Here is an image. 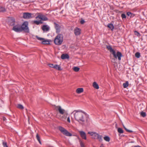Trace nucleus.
Masks as SVG:
<instances>
[{"instance_id":"nucleus-1","label":"nucleus","mask_w":147,"mask_h":147,"mask_svg":"<svg viewBox=\"0 0 147 147\" xmlns=\"http://www.w3.org/2000/svg\"><path fill=\"white\" fill-rule=\"evenodd\" d=\"M75 112V113L74 114V116L76 120L82 124H84L85 121H87V119L85 118V117L86 116L85 112H83L80 110H74L72 113Z\"/></svg>"},{"instance_id":"nucleus-2","label":"nucleus","mask_w":147,"mask_h":147,"mask_svg":"<svg viewBox=\"0 0 147 147\" xmlns=\"http://www.w3.org/2000/svg\"><path fill=\"white\" fill-rule=\"evenodd\" d=\"M106 48L110 52L113 54V57L117 59L118 58L119 60H121V57L122 56V55L121 52L118 51L116 53L115 51L112 48L110 45H107Z\"/></svg>"},{"instance_id":"nucleus-3","label":"nucleus","mask_w":147,"mask_h":147,"mask_svg":"<svg viewBox=\"0 0 147 147\" xmlns=\"http://www.w3.org/2000/svg\"><path fill=\"white\" fill-rule=\"evenodd\" d=\"M63 40V35L61 34H59L55 37L54 42L55 45H59L62 44Z\"/></svg>"},{"instance_id":"nucleus-4","label":"nucleus","mask_w":147,"mask_h":147,"mask_svg":"<svg viewBox=\"0 0 147 147\" xmlns=\"http://www.w3.org/2000/svg\"><path fill=\"white\" fill-rule=\"evenodd\" d=\"M28 21H25L21 25V31H23L24 32L26 33H29L30 30L28 27Z\"/></svg>"},{"instance_id":"nucleus-5","label":"nucleus","mask_w":147,"mask_h":147,"mask_svg":"<svg viewBox=\"0 0 147 147\" xmlns=\"http://www.w3.org/2000/svg\"><path fill=\"white\" fill-rule=\"evenodd\" d=\"M59 129L63 135L67 136H71L72 134L71 133L68 132L66 129L61 126H59L58 127Z\"/></svg>"},{"instance_id":"nucleus-6","label":"nucleus","mask_w":147,"mask_h":147,"mask_svg":"<svg viewBox=\"0 0 147 147\" xmlns=\"http://www.w3.org/2000/svg\"><path fill=\"white\" fill-rule=\"evenodd\" d=\"M36 38L41 41V43L43 45L50 44V41L49 40H46L45 39L40 38L37 36H36Z\"/></svg>"},{"instance_id":"nucleus-7","label":"nucleus","mask_w":147,"mask_h":147,"mask_svg":"<svg viewBox=\"0 0 147 147\" xmlns=\"http://www.w3.org/2000/svg\"><path fill=\"white\" fill-rule=\"evenodd\" d=\"M12 30L16 32H22L21 29V25L19 24H17L16 25L13 26Z\"/></svg>"},{"instance_id":"nucleus-8","label":"nucleus","mask_w":147,"mask_h":147,"mask_svg":"<svg viewBox=\"0 0 147 147\" xmlns=\"http://www.w3.org/2000/svg\"><path fill=\"white\" fill-rule=\"evenodd\" d=\"M32 14L28 12H25L23 13V17L25 19H29L32 18Z\"/></svg>"},{"instance_id":"nucleus-9","label":"nucleus","mask_w":147,"mask_h":147,"mask_svg":"<svg viewBox=\"0 0 147 147\" xmlns=\"http://www.w3.org/2000/svg\"><path fill=\"white\" fill-rule=\"evenodd\" d=\"M40 19L42 21H47L48 20V18L45 16L42 15H39L37 16L36 17V18Z\"/></svg>"},{"instance_id":"nucleus-10","label":"nucleus","mask_w":147,"mask_h":147,"mask_svg":"<svg viewBox=\"0 0 147 147\" xmlns=\"http://www.w3.org/2000/svg\"><path fill=\"white\" fill-rule=\"evenodd\" d=\"M8 23L10 26H13L15 25V20L13 18L11 17L9 20Z\"/></svg>"},{"instance_id":"nucleus-11","label":"nucleus","mask_w":147,"mask_h":147,"mask_svg":"<svg viewBox=\"0 0 147 147\" xmlns=\"http://www.w3.org/2000/svg\"><path fill=\"white\" fill-rule=\"evenodd\" d=\"M74 31V34L76 36L79 35L81 34V29L78 27H76Z\"/></svg>"},{"instance_id":"nucleus-12","label":"nucleus","mask_w":147,"mask_h":147,"mask_svg":"<svg viewBox=\"0 0 147 147\" xmlns=\"http://www.w3.org/2000/svg\"><path fill=\"white\" fill-rule=\"evenodd\" d=\"M54 24L55 25V28L57 32H59L60 31V28L61 26L60 25L56 23L55 22H54Z\"/></svg>"},{"instance_id":"nucleus-13","label":"nucleus","mask_w":147,"mask_h":147,"mask_svg":"<svg viewBox=\"0 0 147 147\" xmlns=\"http://www.w3.org/2000/svg\"><path fill=\"white\" fill-rule=\"evenodd\" d=\"M56 108H57L60 114L63 115L64 113L65 110L63 109H62L61 106H57Z\"/></svg>"},{"instance_id":"nucleus-14","label":"nucleus","mask_w":147,"mask_h":147,"mask_svg":"<svg viewBox=\"0 0 147 147\" xmlns=\"http://www.w3.org/2000/svg\"><path fill=\"white\" fill-rule=\"evenodd\" d=\"M79 133L82 139L85 140L86 139V134L84 131H79Z\"/></svg>"},{"instance_id":"nucleus-15","label":"nucleus","mask_w":147,"mask_h":147,"mask_svg":"<svg viewBox=\"0 0 147 147\" xmlns=\"http://www.w3.org/2000/svg\"><path fill=\"white\" fill-rule=\"evenodd\" d=\"M41 28L44 32H48L49 30V27L47 25H43Z\"/></svg>"},{"instance_id":"nucleus-16","label":"nucleus","mask_w":147,"mask_h":147,"mask_svg":"<svg viewBox=\"0 0 147 147\" xmlns=\"http://www.w3.org/2000/svg\"><path fill=\"white\" fill-rule=\"evenodd\" d=\"M69 55L67 54H63L61 55V58L62 59H69Z\"/></svg>"},{"instance_id":"nucleus-17","label":"nucleus","mask_w":147,"mask_h":147,"mask_svg":"<svg viewBox=\"0 0 147 147\" xmlns=\"http://www.w3.org/2000/svg\"><path fill=\"white\" fill-rule=\"evenodd\" d=\"M107 27L110 28L112 31H113L114 26L113 24L111 23L108 24L107 25Z\"/></svg>"},{"instance_id":"nucleus-18","label":"nucleus","mask_w":147,"mask_h":147,"mask_svg":"<svg viewBox=\"0 0 147 147\" xmlns=\"http://www.w3.org/2000/svg\"><path fill=\"white\" fill-rule=\"evenodd\" d=\"M84 91V89L83 88H79L77 89L76 92L78 94H80Z\"/></svg>"},{"instance_id":"nucleus-19","label":"nucleus","mask_w":147,"mask_h":147,"mask_svg":"<svg viewBox=\"0 0 147 147\" xmlns=\"http://www.w3.org/2000/svg\"><path fill=\"white\" fill-rule=\"evenodd\" d=\"M93 86L95 88L98 89L99 88V86L98 84L95 82L93 83Z\"/></svg>"},{"instance_id":"nucleus-20","label":"nucleus","mask_w":147,"mask_h":147,"mask_svg":"<svg viewBox=\"0 0 147 147\" xmlns=\"http://www.w3.org/2000/svg\"><path fill=\"white\" fill-rule=\"evenodd\" d=\"M54 68L60 71L62 70L60 66L59 65L57 64L54 65Z\"/></svg>"},{"instance_id":"nucleus-21","label":"nucleus","mask_w":147,"mask_h":147,"mask_svg":"<svg viewBox=\"0 0 147 147\" xmlns=\"http://www.w3.org/2000/svg\"><path fill=\"white\" fill-rule=\"evenodd\" d=\"M6 10L5 7L0 6V12H5Z\"/></svg>"},{"instance_id":"nucleus-22","label":"nucleus","mask_w":147,"mask_h":147,"mask_svg":"<svg viewBox=\"0 0 147 147\" xmlns=\"http://www.w3.org/2000/svg\"><path fill=\"white\" fill-rule=\"evenodd\" d=\"M36 138L37 139V140L39 142V143L40 144H41V142L40 141V137L38 134L37 133L36 134Z\"/></svg>"},{"instance_id":"nucleus-23","label":"nucleus","mask_w":147,"mask_h":147,"mask_svg":"<svg viewBox=\"0 0 147 147\" xmlns=\"http://www.w3.org/2000/svg\"><path fill=\"white\" fill-rule=\"evenodd\" d=\"M34 23L35 24H36L37 25L39 24H42L43 22L41 21H38L37 20H34Z\"/></svg>"},{"instance_id":"nucleus-24","label":"nucleus","mask_w":147,"mask_h":147,"mask_svg":"<svg viewBox=\"0 0 147 147\" xmlns=\"http://www.w3.org/2000/svg\"><path fill=\"white\" fill-rule=\"evenodd\" d=\"M124 88H126L128 86V82L127 81H126L125 83H124L123 84Z\"/></svg>"},{"instance_id":"nucleus-25","label":"nucleus","mask_w":147,"mask_h":147,"mask_svg":"<svg viewBox=\"0 0 147 147\" xmlns=\"http://www.w3.org/2000/svg\"><path fill=\"white\" fill-rule=\"evenodd\" d=\"M98 136L97 139H98L100 141H101L102 140V136L98 134H96Z\"/></svg>"},{"instance_id":"nucleus-26","label":"nucleus","mask_w":147,"mask_h":147,"mask_svg":"<svg viewBox=\"0 0 147 147\" xmlns=\"http://www.w3.org/2000/svg\"><path fill=\"white\" fill-rule=\"evenodd\" d=\"M118 132L120 134H122L123 133V129L121 128H118L117 129Z\"/></svg>"},{"instance_id":"nucleus-27","label":"nucleus","mask_w":147,"mask_h":147,"mask_svg":"<svg viewBox=\"0 0 147 147\" xmlns=\"http://www.w3.org/2000/svg\"><path fill=\"white\" fill-rule=\"evenodd\" d=\"M104 139L107 142H109L110 140V138L108 136H106L104 137Z\"/></svg>"},{"instance_id":"nucleus-28","label":"nucleus","mask_w":147,"mask_h":147,"mask_svg":"<svg viewBox=\"0 0 147 147\" xmlns=\"http://www.w3.org/2000/svg\"><path fill=\"white\" fill-rule=\"evenodd\" d=\"M134 33L135 35L137 36L140 37L141 36V34H140V33L137 31H134Z\"/></svg>"},{"instance_id":"nucleus-29","label":"nucleus","mask_w":147,"mask_h":147,"mask_svg":"<svg viewBox=\"0 0 147 147\" xmlns=\"http://www.w3.org/2000/svg\"><path fill=\"white\" fill-rule=\"evenodd\" d=\"M135 56L136 57L139 58L140 56V53L139 52H137L135 53Z\"/></svg>"},{"instance_id":"nucleus-30","label":"nucleus","mask_w":147,"mask_h":147,"mask_svg":"<svg viewBox=\"0 0 147 147\" xmlns=\"http://www.w3.org/2000/svg\"><path fill=\"white\" fill-rule=\"evenodd\" d=\"M140 115L143 117H145L146 116V113L145 112L142 111L141 112Z\"/></svg>"},{"instance_id":"nucleus-31","label":"nucleus","mask_w":147,"mask_h":147,"mask_svg":"<svg viewBox=\"0 0 147 147\" xmlns=\"http://www.w3.org/2000/svg\"><path fill=\"white\" fill-rule=\"evenodd\" d=\"M73 70L76 72H78L80 68L77 67H74Z\"/></svg>"},{"instance_id":"nucleus-32","label":"nucleus","mask_w":147,"mask_h":147,"mask_svg":"<svg viewBox=\"0 0 147 147\" xmlns=\"http://www.w3.org/2000/svg\"><path fill=\"white\" fill-rule=\"evenodd\" d=\"M2 144L3 147H8L6 142H5L3 141Z\"/></svg>"},{"instance_id":"nucleus-33","label":"nucleus","mask_w":147,"mask_h":147,"mask_svg":"<svg viewBox=\"0 0 147 147\" xmlns=\"http://www.w3.org/2000/svg\"><path fill=\"white\" fill-rule=\"evenodd\" d=\"M96 134H98L95 132L94 134V136L92 137V138H94V139H97L98 136H97Z\"/></svg>"},{"instance_id":"nucleus-34","label":"nucleus","mask_w":147,"mask_h":147,"mask_svg":"<svg viewBox=\"0 0 147 147\" xmlns=\"http://www.w3.org/2000/svg\"><path fill=\"white\" fill-rule=\"evenodd\" d=\"M17 107L18 108L21 109H24V107L21 104L18 105Z\"/></svg>"},{"instance_id":"nucleus-35","label":"nucleus","mask_w":147,"mask_h":147,"mask_svg":"<svg viewBox=\"0 0 147 147\" xmlns=\"http://www.w3.org/2000/svg\"><path fill=\"white\" fill-rule=\"evenodd\" d=\"M121 17L123 19H125L126 18V16L124 13H122L121 15Z\"/></svg>"},{"instance_id":"nucleus-36","label":"nucleus","mask_w":147,"mask_h":147,"mask_svg":"<svg viewBox=\"0 0 147 147\" xmlns=\"http://www.w3.org/2000/svg\"><path fill=\"white\" fill-rule=\"evenodd\" d=\"M95 133V132H88V134H90V136H94Z\"/></svg>"},{"instance_id":"nucleus-37","label":"nucleus","mask_w":147,"mask_h":147,"mask_svg":"<svg viewBox=\"0 0 147 147\" xmlns=\"http://www.w3.org/2000/svg\"><path fill=\"white\" fill-rule=\"evenodd\" d=\"M125 130L127 132H129V133H131L133 131L131 130H128L124 126H123Z\"/></svg>"},{"instance_id":"nucleus-38","label":"nucleus","mask_w":147,"mask_h":147,"mask_svg":"<svg viewBox=\"0 0 147 147\" xmlns=\"http://www.w3.org/2000/svg\"><path fill=\"white\" fill-rule=\"evenodd\" d=\"M125 130L127 132H129V133H131L133 131L131 130H128L124 126H123Z\"/></svg>"},{"instance_id":"nucleus-39","label":"nucleus","mask_w":147,"mask_h":147,"mask_svg":"<svg viewBox=\"0 0 147 147\" xmlns=\"http://www.w3.org/2000/svg\"><path fill=\"white\" fill-rule=\"evenodd\" d=\"M80 145L81 147H84V144L82 141H80Z\"/></svg>"},{"instance_id":"nucleus-40","label":"nucleus","mask_w":147,"mask_h":147,"mask_svg":"<svg viewBox=\"0 0 147 147\" xmlns=\"http://www.w3.org/2000/svg\"><path fill=\"white\" fill-rule=\"evenodd\" d=\"M48 65L50 67H52V68H54V65L53 64H48Z\"/></svg>"},{"instance_id":"nucleus-41","label":"nucleus","mask_w":147,"mask_h":147,"mask_svg":"<svg viewBox=\"0 0 147 147\" xmlns=\"http://www.w3.org/2000/svg\"><path fill=\"white\" fill-rule=\"evenodd\" d=\"M85 22L84 20L83 19H82L80 21V23L81 24H83Z\"/></svg>"},{"instance_id":"nucleus-42","label":"nucleus","mask_w":147,"mask_h":147,"mask_svg":"<svg viewBox=\"0 0 147 147\" xmlns=\"http://www.w3.org/2000/svg\"><path fill=\"white\" fill-rule=\"evenodd\" d=\"M130 14H132V13L130 12H128L127 13V15L129 16H130Z\"/></svg>"},{"instance_id":"nucleus-43","label":"nucleus","mask_w":147,"mask_h":147,"mask_svg":"<svg viewBox=\"0 0 147 147\" xmlns=\"http://www.w3.org/2000/svg\"><path fill=\"white\" fill-rule=\"evenodd\" d=\"M67 121L69 122L70 123V119L69 117H68L67 119Z\"/></svg>"},{"instance_id":"nucleus-44","label":"nucleus","mask_w":147,"mask_h":147,"mask_svg":"<svg viewBox=\"0 0 147 147\" xmlns=\"http://www.w3.org/2000/svg\"><path fill=\"white\" fill-rule=\"evenodd\" d=\"M134 16V14L132 13V14H130V17H133Z\"/></svg>"},{"instance_id":"nucleus-45","label":"nucleus","mask_w":147,"mask_h":147,"mask_svg":"<svg viewBox=\"0 0 147 147\" xmlns=\"http://www.w3.org/2000/svg\"><path fill=\"white\" fill-rule=\"evenodd\" d=\"M3 119L4 121H5L6 120V118L4 117H3Z\"/></svg>"},{"instance_id":"nucleus-46","label":"nucleus","mask_w":147,"mask_h":147,"mask_svg":"<svg viewBox=\"0 0 147 147\" xmlns=\"http://www.w3.org/2000/svg\"><path fill=\"white\" fill-rule=\"evenodd\" d=\"M100 147H104V146L103 144H102Z\"/></svg>"},{"instance_id":"nucleus-47","label":"nucleus","mask_w":147,"mask_h":147,"mask_svg":"<svg viewBox=\"0 0 147 147\" xmlns=\"http://www.w3.org/2000/svg\"><path fill=\"white\" fill-rule=\"evenodd\" d=\"M11 1H18L17 0H11Z\"/></svg>"},{"instance_id":"nucleus-48","label":"nucleus","mask_w":147,"mask_h":147,"mask_svg":"<svg viewBox=\"0 0 147 147\" xmlns=\"http://www.w3.org/2000/svg\"><path fill=\"white\" fill-rule=\"evenodd\" d=\"M63 10H62L61 11V13H62V11H63Z\"/></svg>"}]
</instances>
